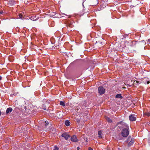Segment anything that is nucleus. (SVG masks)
<instances>
[{
    "instance_id": "nucleus-1",
    "label": "nucleus",
    "mask_w": 150,
    "mask_h": 150,
    "mask_svg": "<svg viewBox=\"0 0 150 150\" xmlns=\"http://www.w3.org/2000/svg\"><path fill=\"white\" fill-rule=\"evenodd\" d=\"M121 133L123 137H126L129 135V132L127 129L124 128L122 130Z\"/></svg>"
},
{
    "instance_id": "nucleus-2",
    "label": "nucleus",
    "mask_w": 150,
    "mask_h": 150,
    "mask_svg": "<svg viewBox=\"0 0 150 150\" xmlns=\"http://www.w3.org/2000/svg\"><path fill=\"white\" fill-rule=\"evenodd\" d=\"M98 90L100 94H103L105 93V90L103 86H100L98 87Z\"/></svg>"
},
{
    "instance_id": "nucleus-3",
    "label": "nucleus",
    "mask_w": 150,
    "mask_h": 150,
    "mask_svg": "<svg viewBox=\"0 0 150 150\" xmlns=\"http://www.w3.org/2000/svg\"><path fill=\"white\" fill-rule=\"evenodd\" d=\"M130 140V142H129L128 146H130L132 145L134 142V139L133 138H131L130 137H129L127 139V141L128 142Z\"/></svg>"
},
{
    "instance_id": "nucleus-4",
    "label": "nucleus",
    "mask_w": 150,
    "mask_h": 150,
    "mask_svg": "<svg viewBox=\"0 0 150 150\" xmlns=\"http://www.w3.org/2000/svg\"><path fill=\"white\" fill-rule=\"evenodd\" d=\"M129 120L131 121H135L136 120V117L135 115L133 114H132L129 117Z\"/></svg>"
},
{
    "instance_id": "nucleus-5",
    "label": "nucleus",
    "mask_w": 150,
    "mask_h": 150,
    "mask_svg": "<svg viewBox=\"0 0 150 150\" xmlns=\"http://www.w3.org/2000/svg\"><path fill=\"white\" fill-rule=\"evenodd\" d=\"M62 136L64 137L66 140H67L69 137H70V136L66 132L62 134Z\"/></svg>"
},
{
    "instance_id": "nucleus-6",
    "label": "nucleus",
    "mask_w": 150,
    "mask_h": 150,
    "mask_svg": "<svg viewBox=\"0 0 150 150\" xmlns=\"http://www.w3.org/2000/svg\"><path fill=\"white\" fill-rule=\"evenodd\" d=\"M71 140L73 142H76L78 141V139L75 135H73L71 137Z\"/></svg>"
},
{
    "instance_id": "nucleus-7",
    "label": "nucleus",
    "mask_w": 150,
    "mask_h": 150,
    "mask_svg": "<svg viewBox=\"0 0 150 150\" xmlns=\"http://www.w3.org/2000/svg\"><path fill=\"white\" fill-rule=\"evenodd\" d=\"M136 44V42L134 41H131L130 42L128 43V45L131 47H133Z\"/></svg>"
},
{
    "instance_id": "nucleus-8",
    "label": "nucleus",
    "mask_w": 150,
    "mask_h": 150,
    "mask_svg": "<svg viewBox=\"0 0 150 150\" xmlns=\"http://www.w3.org/2000/svg\"><path fill=\"white\" fill-rule=\"evenodd\" d=\"M73 22L72 23L70 22H68L67 24V27L71 28H73L74 27V25L73 24Z\"/></svg>"
},
{
    "instance_id": "nucleus-9",
    "label": "nucleus",
    "mask_w": 150,
    "mask_h": 150,
    "mask_svg": "<svg viewBox=\"0 0 150 150\" xmlns=\"http://www.w3.org/2000/svg\"><path fill=\"white\" fill-rule=\"evenodd\" d=\"M13 109L11 108H7L6 111V113L8 114L9 113L11 112L12 111Z\"/></svg>"
},
{
    "instance_id": "nucleus-10",
    "label": "nucleus",
    "mask_w": 150,
    "mask_h": 150,
    "mask_svg": "<svg viewBox=\"0 0 150 150\" xmlns=\"http://www.w3.org/2000/svg\"><path fill=\"white\" fill-rule=\"evenodd\" d=\"M98 137L99 138H102V136L101 135V134H102V132L101 131H99L98 132Z\"/></svg>"
},
{
    "instance_id": "nucleus-11",
    "label": "nucleus",
    "mask_w": 150,
    "mask_h": 150,
    "mask_svg": "<svg viewBox=\"0 0 150 150\" xmlns=\"http://www.w3.org/2000/svg\"><path fill=\"white\" fill-rule=\"evenodd\" d=\"M115 98H122V96L121 94H117L115 96Z\"/></svg>"
},
{
    "instance_id": "nucleus-12",
    "label": "nucleus",
    "mask_w": 150,
    "mask_h": 150,
    "mask_svg": "<svg viewBox=\"0 0 150 150\" xmlns=\"http://www.w3.org/2000/svg\"><path fill=\"white\" fill-rule=\"evenodd\" d=\"M65 124L67 126H69L70 125V122L68 120H67L65 121Z\"/></svg>"
},
{
    "instance_id": "nucleus-13",
    "label": "nucleus",
    "mask_w": 150,
    "mask_h": 150,
    "mask_svg": "<svg viewBox=\"0 0 150 150\" xmlns=\"http://www.w3.org/2000/svg\"><path fill=\"white\" fill-rule=\"evenodd\" d=\"M106 119L107 121L109 123H111L112 122V120L108 117H106Z\"/></svg>"
},
{
    "instance_id": "nucleus-14",
    "label": "nucleus",
    "mask_w": 150,
    "mask_h": 150,
    "mask_svg": "<svg viewBox=\"0 0 150 150\" xmlns=\"http://www.w3.org/2000/svg\"><path fill=\"white\" fill-rule=\"evenodd\" d=\"M144 115L145 116H147L148 117H149L150 116V113L149 112H147L144 113Z\"/></svg>"
},
{
    "instance_id": "nucleus-15",
    "label": "nucleus",
    "mask_w": 150,
    "mask_h": 150,
    "mask_svg": "<svg viewBox=\"0 0 150 150\" xmlns=\"http://www.w3.org/2000/svg\"><path fill=\"white\" fill-rule=\"evenodd\" d=\"M139 83V82L138 81H137L136 80L134 81V82H133V85H138V83Z\"/></svg>"
},
{
    "instance_id": "nucleus-16",
    "label": "nucleus",
    "mask_w": 150,
    "mask_h": 150,
    "mask_svg": "<svg viewBox=\"0 0 150 150\" xmlns=\"http://www.w3.org/2000/svg\"><path fill=\"white\" fill-rule=\"evenodd\" d=\"M60 105H62L63 106H65V103H64V102H63V101H60Z\"/></svg>"
},
{
    "instance_id": "nucleus-17",
    "label": "nucleus",
    "mask_w": 150,
    "mask_h": 150,
    "mask_svg": "<svg viewBox=\"0 0 150 150\" xmlns=\"http://www.w3.org/2000/svg\"><path fill=\"white\" fill-rule=\"evenodd\" d=\"M19 18H20L21 19H23V18H24L23 17V15L21 14H20L19 15Z\"/></svg>"
},
{
    "instance_id": "nucleus-18",
    "label": "nucleus",
    "mask_w": 150,
    "mask_h": 150,
    "mask_svg": "<svg viewBox=\"0 0 150 150\" xmlns=\"http://www.w3.org/2000/svg\"><path fill=\"white\" fill-rule=\"evenodd\" d=\"M59 150V148L58 147H55L54 149V150Z\"/></svg>"
},
{
    "instance_id": "nucleus-19",
    "label": "nucleus",
    "mask_w": 150,
    "mask_h": 150,
    "mask_svg": "<svg viewBox=\"0 0 150 150\" xmlns=\"http://www.w3.org/2000/svg\"><path fill=\"white\" fill-rule=\"evenodd\" d=\"M86 0H83V2H82V5L83 6H84L83 5V3Z\"/></svg>"
},
{
    "instance_id": "nucleus-20",
    "label": "nucleus",
    "mask_w": 150,
    "mask_h": 150,
    "mask_svg": "<svg viewBox=\"0 0 150 150\" xmlns=\"http://www.w3.org/2000/svg\"><path fill=\"white\" fill-rule=\"evenodd\" d=\"M48 124H49V123H48V122H47V123H46L45 124V126H47V125H48Z\"/></svg>"
},
{
    "instance_id": "nucleus-21",
    "label": "nucleus",
    "mask_w": 150,
    "mask_h": 150,
    "mask_svg": "<svg viewBox=\"0 0 150 150\" xmlns=\"http://www.w3.org/2000/svg\"><path fill=\"white\" fill-rule=\"evenodd\" d=\"M148 42L149 43H150V39H149L148 40Z\"/></svg>"
},
{
    "instance_id": "nucleus-22",
    "label": "nucleus",
    "mask_w": 150,
    "mask_h": 150,
    "mask_svg": "<svg viewBox=\"0 0 150 150\" xmlns=\"http://www.w3.org/2000/svg\"><path fill=\"white\" fill-rule=\"evenodd\" d=\"M76 121L78 122H79L80 121V120L79 119H76Z\"/></svg>"
},
{
    "instance_id": "nucleus-23",
    "label": "nucleus",
    "mask_w": 150,
    "mask_h": 150,
    "mask_svg": "<svg viewBox=\"0 0 150 150\" xmlns=\"http://www.w3.org/2000/svg\"><path fill=\"white\" fill-rule=\"evenodd\" d=\"M149 83H150V82H149V81H147V84H148Z\"/></svg>"
},
{
    "instance_id": "nucleus-24",
    "label": "nucleus",
    "mask_w": 150,
    "mask_h": 150,
    "mask_svg": "<svg viewBox=\"0 0 150 150\" xmlns=\"http://www.w3.org/2000/svg\"><path fill=\"white\" fill-rule=\"evenodd\" d=\"M1 79V76H0V80Z\"/></svg>"
},
{
    "instance_id": "nucleus-25",
    "label": "nucleus",
    "mask_w": 150,
    "mask_h": 150,
    "mask_svg": "<svg viewBox=\"0 0 150 150\" xmlns=\"http://www.w3.org/2000/svg\"><path fill=\"white\" fill-rule=\"evenodd\" d=\"M77 149L79 150V147H78L77 148Z\"/></svg>"
},
{
    "instance_id": "nucleus-26",
    "label": "nucleus",
    "mask_w": 150,
    "mask_h": 150,
    "mask_svg": "<svg viewBox=\"0 0 150 150\" xmlns=\"http://www.w3.org/2000/svg\"><path fill=\"white\" fill-rule=\"evenodd\" d=\"M1 115V112L0 111V116Z\"/></svg>"
},
{
    "instance_id": "nucleus-27",
    "label": "nucleus",
    "mask_w": 150,
    "mask_h": 150,
    "mask_svg": "<svg viewBox=\"0 0 150 150\" xmlns=\"http://www.w3.org/2000/svg\"><path fill=\"white\" fill-rule=\"evenodd\" d=\"M2 14V12H0V14Z\"/></svg>"
}]
</instances>
